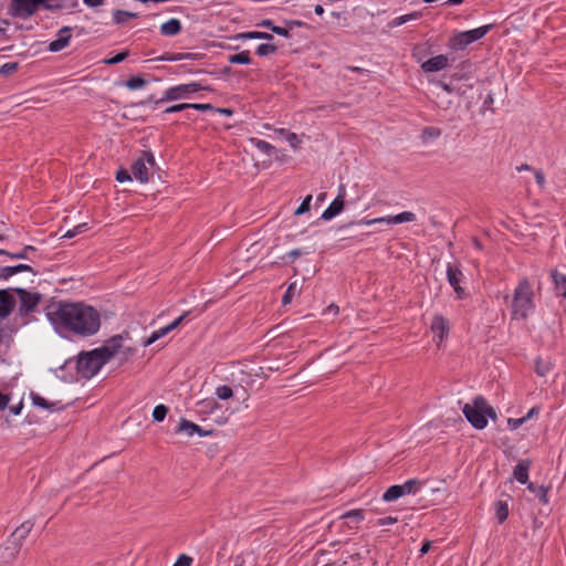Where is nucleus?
<instances>
[{"label": "nucleus", "instance_id": "nucleus-27", "mask_svg": "<svg viewBox=\"0 0 566 566\" xmlns=\"http://www.w3.org/2000/svg\"><path fill=\"white\" fill-rule=\"evenodd\" d=\"M403 496V491L400 484L391 485L387 489V491L382 494L384 502H394Z\"/></svg>", "mask_w": 566, "mask_h": 566}, {"label": "nucleus", "instance_id": "nucleus-43", "mask_svg": "<svg viewBox=\"0 0 566 566\" xmlns=\"http://www.w3.org/2000/svg\"><path fill=\"white\" fill-rule=\"evenodd\" d=\"M240 36L242 39H263V40H272L273 39L272 34L266 33V32H259V31L242 33Z\"/></svg>", "mask_w": 566, "mask_h": 566}, {"label": "nucleus", "instance_id": "nucleus-48", "mask_svg": "<svg viewBox=\"0 0 566 566\" xmlns=\"http://www.w3.org/2000/svg\"><path fill=\"white\" fill-rule=\"evenodd\" d=\"M127 56H128V52L127 51L119 52L115 56L105 60V63L108 64V65L117 64L119 62H123Z\"/></svg>", "mask_w": 566, "mask_h": 566}, {"label": "nucleus", "instance_id": "nucleus-56", "mask_svg": "<svg viewBox=\"0 0 566 566\" xmlns=\"http://www.w3.org/2000/svg\"><path fill=\"white\" fill-rule=\"evenodd\" d=\"M272 32L284 38H291L290 31L283 27L275 25L273 27Z\"/></svg>", "mask_w": 566, "mask_h": 566}, {"label": "nucleus", "instance_id": "nucleus-23", "mask_svg": "<svg viewBox=\"0 0 566 566\" xmlns=\"http://www.w3.org/2000/svg\"><path fill=\"white\" fill-rule=\"evenodd\" d=\"M181 22L172 18L160 25V33L165 36H174L181 31Z\"/></svg>", "mask_w": 566, "mask_h": 566}, {"label": "nucleus", "instance_id": "nucleus-61", "mask_svg": "<svg viewBox=\"0 0 566 566\" xmlns=\"http://www.w3.org/2000/svg\"><path fill=\"white\" fill-rule=\"evenodd\" d=\"M9 397L0 392V410H4L8 407Z\"/></svg>", "mask_w": 566, "mask_h": 566}, {"label": "nucleus", "instance_id": "nucleus-11", "mask_svg": "<svg viewBox=\"0 0 566 566\" xmlns=\"http://www.w3.org/2000/svg\"><path fill=\"white\" fill-rule=\"evenodd\" d=\"M41 7L44 9V0H11L10 10L14 17L25 19L33 15Z\"/></svg>", "mask_w": 566, "mask_h": 566}, {"label": "nucleus", "instance_id": "nucleus-5", "mask_svg": "<svg viewBox=\"0 0 566 566\" xmlns=\"http://www.w3.org/2000/svg\"><path fill=\"white\" fill-rule=\"evenodd\" d=\"M534 292L527 279L518 282L514 290L512 313L514 318H526L534 313Z\"/></svg>", "mask_w": 566, "mask_h": 566}, {"label": "nucleus", "instance_id": "nucleus-39", "mask_svg": "<svg viewBox=\"0 0 566 566\" xmlns=\"http://www.w3.org/2000/svg\"><path fill=\"white\" fill-rule=\"evenodd\" d=\"M125 85L129 90H138L146 85V81L142 76H132L126 81Z\"/></svg>", "mask_w": 566, "mask_h": 566}, {"label": "nucleus", "instance_id": "nucleus-35", "mask_svg": "<svg viewBox=\"0 0 566 566\" xmlns=\"http://www.w3.org/2000/svg\"><path fill=\"white\" fill-rule=\"evenodd\" d=\"M251 144L254 145L259 150H261L262 153H265L268 155H270L273 150H274V146H272L271 144H269L268 142L265 140H262V139H258V138H251L250 139Z\"/></svg>", "mask_w": 566, "mask_h": 566}, {"label": "nucleus", "instance_id": "nucleus-28", "mask_svg": "<svg viewBox=\"0 0 566 566\" xmlns=\"http://www.w3.org/2000/svg\"><path fill=\"white\" fill-rule=\"evenodd\" d=\"M423 482L418 479H410L403 484H400L403 495L416 494L422 486Z\"/></svg>", "mask_w": 566, "mask_h": 566}, {"label": "nucleus", "instance_id": "nucleus-52", "mask_svg": "<svg viewBox=\"0 0 566 566\" xmlns=\"http://www.w3.org/2000/svg\"><path fill=\"white\" fill-rule=\"evenodd\" d=\"M3 321H0V344L11 336L12 329L3 326Z\"/></svg>", "mask_w": 566, "mask_h": 566}, {"label": "nucleus", "instance_id": "nucleus-54", "mask_svg": "<svg viewBox=\"0 0 566 566\" xmlns=\"http://www.w3.org/2000/svg\"><path fill=\"white\" fill-rule=\"evenodd\" d=\"M285 138L294 149H296L298 147L300 139L295 133H286Z\"/></svg>", "mask_w": 566, "mask_h": 566}, {"label": "nucleus", "instance_id": "nucleus-59", "mask_svg": "<svg viewBox=\"0 0 566 566\" xmlns=\"http://www.w3.org/2000/svg\"><path fill=\"white\" fill-rule=\"evenodd\" d=\"M189 108L197 111H214V107L211 104H189Z\"/></svg>", "mask_w": 566, "mask_h": 566}, {"label": "nucleus", "instance_id": "nucleus-47", "mask_svg": "<svg viewBox=\"0 0 566 566\" xmlns=\"http://www.w3.org/2000/svg\"><path fill=\"white\" fill-rule=\"evenodd\" d=\"M440 135H441V130L439 128H436V127H426L422 130V138L423 139L437 138Z\"/></svg>", "mask_w": 566, "mask_h": 566}, {"label": "nucleus", "instance_id": "nucleus-55", "mask_svg": "<svg viewBox=\"0 0 566 566\" xmlns=\"http://www.w3.org/2000/svg\"><path fill=\"white\" fill-rule=\"evenodd\" d=\"M116 180L119 182L128 181V180H132V176L129 175V172L127 170L120 169L116 174Z\"/></svg>", "mask_w": 566, "mask_h": 566}, {"label": "nucleus", "instance_id": "nucleus-30", "mask_svg": "<svg viewBox=\"0 0 566 566\" xmlns=\"http://www.w3.org/2000/svg\"><path fill=\"white\" fill-rule=\"evenodd\" d=\"M552 366L553 365L549 360H543L542 358L538 357L535 360V373L538 376L544 377L551 371Z\"/></svg>", "mask_w": 566, "mask_h": 566}, {"label": "nucleus", "instance_id": "nucleus-50", "mask_svg": "<svg viewBox=\"0 0 566 566\" xmlns=\"http://www.w3.org/2000/svg\"><path fill=\"white\" fill-rule=\"evenodd\" d=\"M525 422H526V418H523V417L518 418V419H514V418L507 419V426L511 430H516Z\"/></svg>", "mask_w": 566, "mask_h": 566}, {"label": "nucleus", "instance_id": "nucleus-63", "mask_svg": "<svg viewBox=\"0 0 566 566\" xmlns=\"http://www.w3.org/2000/svg\"><path fill=\"white\" fill-rule=\"evenodd\" d=\"M339 313V310H338V306L332 304L329 305L327 308H326V314L327 315H333V316H336L338 315Z\"/></svg>", "mask_w": 566, "mask_h": 566}, {"label": "nucleus", "instance_id": "nucleus-44", "mask_svg": "<svg viewBox=\"0 0 566 566\" xmlns=\"http://www.w3.org/2000/svg\"><path fill=\"white\" fill-rule=\"evenodd\" d=\"M18 67H19L18 62L6 63L0 67V74L3 76L11 75L12 73H14L18 70Z\"/></svg>", "mask_w": 566, "mask_h": 566}, {"label": "nucleus", "instance_id": "nucleus-49", "mask_svg": "<svg viewBox=\"0 0 566 566\" xmlns=\"http://www.w3.org/2000/svg\"><path fill=\"white\" fill-rule=\"evenodd\" d=\"M192 562V557L181 554L172 566H191Z\"/></svg>", "mask_w": 566, "mask_h": 566}, {"label": "nucleus", "instance_id": "nucleus-26", "mask_svg": "<svg viewBox=\"0 0 566 566\" xmlns=\"http://www.w3.org/2000/svg\"><path fill=\"white\" fill-rule=\"evenodd\" d=\"M527 489L539 500L541 503H548V488L530 482L527 484Z\"/></svg>", "mask_w": 566, "mask_h": 566}, {"label": "nucleus", "instance_id": "nucleus-53", "mask_svg": "<svg viewBox=\"0 0 566 566\" xmlns=\"http://www.w3.org/2000/svg\"><path fill=\"white\" fill-rule=\"evenodd\" d=\"M398 522L397 517L394 516H386L377 520L378 526H385V525H392Z\"/></svg>", "mask_w": 566, "mask_h": 566}, {"label": "nucleus", "instance_id": "nucleus-34", "mask_svg": "<svg viewBox=\"0 0 566 566\" xmlns=\"http://www.w3.org/2000/svg\"><path fill=\"white\" fill-rule=\"evenodd\" d=\"M496 517L500 523H503L509 516V505L504 501H497L495 504Z\"/></svg>", "mask_w": 566, "mask_h": 566}, {"label": "nucleus", "instance_id": "nucleus-29", "mask_svg": "<svg viewBox=\"0 0 566 566\" xmlns=\"http://www.w3.org/2000/svg\"><path fill=\"white\" fill-rule=\"evenodd\" d=\"M31 251H35V248L32 247V245H25L21 251L19 252H15V253H12V252H9V251H6L3 249H0V255H7L9 256L10 259H21V260H25V259H29V253Z\"/></svg>", "mask_w": 566, "mask_h": 566}, {"label": "nucleus", "instance_id": "nucleus-42", "mask_svg": "<svg viewBox=\"0 0 566 566\" xmlns=\"http://www.w3.org/2000/svg\"><path fill=\"white\" fill-rule=\"evenodd\" d=\"M277 48L274 44L263 43L256 48V54L260 56H266L275 53Z\"/></svg>", "mask_w": 566, "mask_h": 566}, {"label": "nucleus", "instance_id": "nucleus-12", "mask_svg": "<svg viewBox=\"0 0 566 566\" xmlns=\"http://www.w3.org/2000/svg\"><path fill=\"white\" fill-rule=\"evenodd\" d=\"M127 338H129V335L127 332H125L123 334L114 335L111 338L105 340V342L115 340V342H113L114 347H115L113 357L118 356L119 363H122V364L127 363L136 354L135 347L123 345L124 339H127Z\"/></svg>", "mask_w": 566, "mask_h": 566}, {"label": "nucleus", "instance_id": "nucleus-58", "mask_svg": "<svg viewBox=\"0 0 566 566\" xmlns=\"http://www.w3.org/2000/svg\"><path fill=\"white\" fill-rule=\"evenodd\" d=\"M12 276L11 266H0V280H8Z\"/></svg>", "mask_w": 566, "mask_h": 566}, {"label": "nucleus", "instance_id": "nucleus-13", "mask_svg": "<svg viewBox=\"0 0 566 566\" xmlns=\"http://www.w3.org/2000/svg\"><path fill=\"white\" fill-rule=\"evenodd\" d=\"M415 219H416V214L413 212L403 211L396 216L380 217V218H376V219H361L357 222H352L350 224H358V226H370V224H375V223L395 224V223H402V222H411Z\"/></svg>", "mask_w": 566, "mask_h": 566}, {"label": "nucleus", "instance_id": "nucleus-22", "mask_svg": "<svg viewBox=\"0 0 566 566\" xmlns=\"http://www.w3.org/2000/svg\"><path fill=\"white\" fill-rule=\"evenodd\" d=\"M450 327L448 325V321H433L431 325V331L434 334L433 339L437 345L443 340L444 336L448 334Z\"/></svg>", "mask_w": 566, "mask_h": 566}, {"label": "nucleus", "instance_id": "nucleus-38", "mask_svg": "<svg viewBox=\"0 0 566 566\" xmlns=\"http://www.w3.org/2000/svg\"><path fill=\"white\" fill-rule=\"evenodd\" d=\"M340 518L352 520L356 523H359L364 520V511L363 510H350L345 512Z\"/></svg>", "mask_w": 566, "mask_h": 566}, {"label": "nucleus", "instance_id": "nucleus-64", "mask_svg": "<svg viewBox=\"0 0 566 566\" xmlns=\"http://www.w3.org/2000/svg\"><path fill=\"white\" fill-rule=\"evenodd\" d=\"M431 545H432V543L430 541L424 542L420 548V555L421 556L426 555L430 551Z\"/></svg>", "mask_w": 566, "mask_h": 566}, {"label": "nucleus", "instance_id": "nucleus-3", "mask_svg": "<svg viewBox=\"0 0 566 566\" xmlns=\"http://www.w3.org/2000/svg\"><path fill=\"white\" fill-rule=\"evenodd\" d=\"M54 331L63 338L75 340L95 335L101 321H51Z\"/></svg>", "mask_w": 566, "mask_h": 566}, {"label": "nucleus", "instance_id": "nucleus-45", "mask_svg": "<svg viewBox=\"0 0 566 566\" xmlns=\"http://www.w3.org/2000/svg\"><path fill=\"white\" fill-rule=\"evenodd\" d=\"M311 201H312V195H307L304 200L302 201V203L300 205V207L295 210V214L296 216H300V214H303L307 211H310L311 209Z\"/></svg>", "mask_w": 566, "mask_h": 566}, {"label": "nucleus", "instance_id": "nucleus-15", "mask_svg": "<svg viewBox=\"0 0 566 566\" xmlns=\"http://www.w3.org/2000/svg\"><path fill=\"white\" fill-rule=\"evenodd\" d=\"M72 39V28L63 27L57 32V38L49 43L48 50L50 52H60L65 49Z\"/></svg>", "mask_w": 566, "mask_h": 566}, {"label": "nucleus", "instance_id": "nucleus-10", "mask_svg": "<svg viewBox=\"0 0 566 566\" xmlns=\"http://www.w3.org/2000/svg\"><path fill=\"white\" fill-rule=\"evenodd\" d=\"M491 29V25H483L473 30L458 33L452 39V48L462 50L469 44L482 39Z\"/></svg>", "mask_w": 566, "mask_h": 566}, {"label": "nucleus", "instance_id": "nucleus-14", "mask_svg": "<svg viewBox=\"0 0 566 566\" xmlns=\"http://www.w3.org/2000/svg\"><path fill=\"white\" fill-rule=\"evenodd\" d=\"M17 305L13 289L0 290V318H7Z\"/></svg>", "mask_w": 566, "mask_h": 566}, {"label": "nucleus", "instance_id": "nucleus-40", "mask_svg": "<svg viewBox=\"0 0 566 566\" xmlns=\"http://www.w3.org/2000/svg\"><path fill=\"white\" fill-rule=\"evenodd\" d=\"M135 17H136L135 13H132V12H128V11H124V10H116L114 12V21L117 24L125 23L128 19L135 18Z\"/></svg>", "mask_w": 566, "mask_h": 566}, {"label": "nucleus", "instance_id": "nucleus-33", "mask_svg": "<svg viewBox=\"0 0 566 566\" xmlns=\"http://www.w3.org/2000/svg\"><path fill=\"white\" fill-rule=\"evenodd\" d=\"M196 54L193 53H166L158 57L159 61L175 62L181 61L186 59H193Z\"/></svg>", "mask_w": 566, "mask_h": 566}, {"label": "nucleus", "instance_id": "nucleus-62", "mask_svg": "<svg viewBox=\"0 0 566 566\" xmlns=\"http://www.w3.org/2000/svg\"><path fill=\"white\" fill-rule=\"evenodd\" d=\"M303 255V251L301 249H293L287 253V256H290L292 260H295Z\"/></svg>", "mask_w": 566, "mask_h": 566}, {"label": "nucleus", "instance_id": "nucleus-17", "mask_svg": "<svg viewBox=\"0 0 566 566\" xmlns=\"http://www.w3.org/2000/svg\"><path fill=\"white\" fill-rule=\"evenodd\" d=\"M179 432L185 433L189 438L192 437L195 433H197L199 437H207L211 433V431L205 430L200 426L187 420L186 418H181L179 421V424L176 429V433Z\"/></svg>", "mask_w": 566, "mask_h": 566}, {"label": "nucleus", "instance_id": "nucleus-32", "mask_svg": "<svg viewBox=\"0 0 566 566\" xmlns=\"http://www.w3.org/2000/svg\"><path fill=\"white\" fill-rule=\"evenodd\" d=\"M228 61L232 64H250L251 57L249 51H242L237 54H231L228 57Z\"/></svg>", "mask_w": 566, "mask_h": 566}, {"label": "nucleus", "instance_id": "nucleus-8", "mask_svg": "<svg viewBox=\"0 0 566 566\" xmlns=\"http://www.w3.org/2000/svg\"><path fill=\"white\" fill-rule=\"evenodd\" d=\"M156 165L151 151H143L142 155L132 164V174L140 182L149 181L151 174L149 171Z\"/></svg>", "mask_w": 566, "mask_h": 566}, {"label": "nucleus", "instance_id": "nucleus-16", "mask_svg": "<svg viewBox=\"0 0 566 566\" xmlns=\"http://www.w3.org/2000/svg\"><path fill=\"white\" fill-rule=\"evenodd\" d=\"M80 6V0H44V9L55 12H73Z\"/></svg>", "mask_w": 566, "mask_h": 566}, {"label": "nucleus", "instance_id": "nucleus-36", "mask_svg": "<svg viewBox=\"0 0 566 566\" xmlns=\"http://www.w3.org/2000/svg\"><path fill=\"white\" fill-rule=\"evenodd\" d=\"M167 413H168L167 406H165L163 403L157 405L153 410V419L156 422H161L166 418Z\"/></svg>", "mask_w": 566, "mask_h": 566}, {"label": "nucleus", "instance_id": "nucleus-9", "mask_svg": "<svg viewBox=\"0 0 566 566\" xmlns=\"http://www.w3.org/2000/svg\"><path fill=\"white\" fill-rule=\"evenodd\" d=\"M201 90H209V87H203V86H201V84H199L197 82L176 85V86L167 88L165 91L163 97L160 99L156 101V104L186 98L189 96V94L201 91Z\"/></svg>", "mask_w": 566, "mask_h": 566}, {"label": "nucleus", "instance_id": "nucleus-21", "mask_svg": "<svg viewBox=\"0 0 566 566\" xmlns=\"http://www.w3.org/2000/svg\"><path fill=\"white\" fill-rule=\"evenodd\" d=\"M182 321H172L169 325L165 326V327H161L157 331H155L149 337L147 338H143L142 340V345L144 347H148L150 346L151 344H154L156 340H158L159 338L164 337L165 335H167L169 332H171L172 329H175Z\"/></svg>", "mask_w": 566, "mask_h": 566}, {"label": "nucleus", "instance_id": "nucleus-25", "mask_svg": "<svg viewBox=\"0 0 566 566\" xmlns=\"http://www.w3.org/2000/svg\"><path fill=\"white\" fill-rule=\"evenodd\" d=\"M31 399H32V403L34 406L43 408V409H48L50 411L63 409V406H60V401L49 402L46 399H44L43 397H41L40 395H38L35 392H31Z\"/></svg>", "mask_w": 566, "mask_h": 566}, {"label": "nucleus", "instance_id": "nucleus-24", "mask_svg": "<svg viewBox=\"0 0 566 566\" xmlns=\"http://www.w3.org/2000/svg\"><path fill=\"white\" fill-rule=\"evenodd\" d=\"M528 470L530 462L528 461H520L513 471V475L522 484H528Z\"/></svg>", "mask_w": 566, "mask_h": 566}, {"label": "nucleus", "instance_id": "nucleus-4", "mask_svg": "<svg viewBox=\"0 0 566 566\" xmlns=\"http://www.w3.org/2000/svg\"><path fill=\"white\" fill-rule=\"evenodd\" d=\"M462 412L471 426L478 430H482L488 426V418L492 420L497 418L495 409L482 396H476L472 403H465Z\"/></svg>", "mask_w": 566, "mask_h": 566}, {"label": "nucleus", "instance_id": "nucleus-1", "mask_svg": "<svg viewBox=\"0 0 566 566\" xmlns=\"http://www.w3.org/2000/svg\"><path fill=\"white\" fill-rule=\"evenodd\" d=\"M46 318H107L106 312H101L83 302L51 301L45 306Z\"/></svg>", "mask_w": 566, "mask_h": 566}, {"label": "nucleus", "instance_id": "nucleus-41", "mask_svg": "<svg viewBox=\"0 0 566 566\" xmlns=\"http://www.w3.org/2000/svg\"><path fill=\"white\" fill-rule=\"evenodd\" d=\"M216 395L221 400H227L233 396V390L231 387L227 385H222L217 387Z\"/></svg>", "mask_w": 566, "mask_h": 566}, {"label": "nucleus", "instance_id": "nucleus-37", "mask_svg": "<svg viewBox=\"0 0 566 566\" xmlns=\"http://www.w3.org/2000/svg\"><path fill=\"white\" fill-rule=\"evenodd\" d=\"M558 293L566 298V276L563 274L553 275Z\"/></svg>", "mask_w": 566, "mask_h": 566}, {"label": "nucleus", "instance_id": "nucleus-57", "mask_svg": "<svg viewBox=\"0 0 566 566\" xmlns=\"http://www.w3.org/2000/svg\"><path fill=\"white\" fill-rule=\"evenodd\" d=\"M409 21H410V20L408 19V15H407V14H405V15H400V17L395 18V19L391 21L390 25H391V27H400V25H402V24H405V23H407V22H409Z\"/></svg>", "mask_w": 566, "mask_h": 566}, {"label": "nucleus", "instance_id": "nucleus-31", "mask_svg": "<svg viewBox=\"0 0 566 566\" xmlns=\"http://www.w3.org/2000/svg\"><path fill=\"white\" fill-rule=\"evenodd\" d=\"M300 293H301V289L298 287L297 282L295 281V282L290 283L285 294L283 295L282 303L284 305L290 304L292 298L295 295H298Z\"/></svg>", "mask_w": 566, "mask_h": 566}, {"label": "nucleus", "instance_id": "nucleus-2", "mask_svg": "<svg viewBox=\"0 0 566 566\" xmlns=\"http://www.w3.org/2000/svg\"><path fill=\"white\" fill-rule=\"evenodd\" d=\"M113 342H104L101 347L78 356L76 369L83 378L94 377L113 358L115 349Z\"/></svg>", "mask_w": 566, "mask_h": 566}, {"label": "nucleus", "instance_id": "nucleus-46", "mask_svg": "<svg viewBox=\"0 0 566 566\" xmlns=\"http://www.w3.org/2000/svg\"><path fill=\"white\" fill-rule=\"evenodd\" d=\"M11 270H12V276L18 274V273H21V272H30L32 274H38V272L32 268L30 266L29 264H18V265H13L11 266Z\"/></svg>", "mask_w": 566, "mask_h": 566}, {"label": "nucleus", "instance_id": "nucleus-7", "mask_svg": "<svg viewBox=\"0 0 566 566\" xmlns=\"http://www.w3.org/2000/svg\"><path fill=\"white\" fill-rule=\"evenodd\" d=\"M14 296L19 301V314L27 316L35 311L42 300V294L39 292L28 291L25 289H13Z\"/></svg>", "mask_w": 566, "mask_h": 566}, {"label": "nucleus", "instance_id": "nucleus-19", "mask_svg": "<svg viewBox=\"0 0 566 566\" xmlns=\"http://www.w3.org/2000/svg\"><path fill=\"white\" fill-rule=\"evenodd\" d=\"M447 276L449 284L454 289V292L459 297H462V294L464 293L463 289L460 286V282L463 277L462 271L459 266L449 263L447 266Z\"/></svg>", "mask_w": 566, "mask_h": 566}, {"label": "nucleus", "instance_id": "nucleus-18", "mask_svg": "<svg viewBox=\"0 0 566 566\" xmlns=\"http://www.w3.org/2000/svg\"><path fill=\"white\" fill-rule=\"evenodd\" d=\"M449 65V59L444 54L436 55L421 64V70L426 73H433L444 70Z\"/></svg>", "mask_w": 566, "mask_h": 566}, {"label": "nucleus", "instance_id": "nucleus-60", "mask_svg": "<svg viewBox=\"0 0 566 566\" xmlns=\"http://www.w3.org/2000/svg\"><path fill=\"white\" fill-rule=\"evenodd\" d=\"M535 179H536L537 185L541 188L545 187V176H544V174L541 170H536L535 171Z\"/></svg>", "mask_w": 566, "mask_h": 566}, {"label": "nucleus", "instance_id": "nucleus-20", "mask_svg": "<svg viewBox=\"0 0 566 566\" xmlns=\"http://www.w3.org/2000/svg\"><path fill=\"white\" fill-rule=\"evenodd\" d=\"M344 195L345 188L340 187V193L332 201V203L325 209L322 214V219L331 220L339 214L344 209Z\"/></svg>", "mask_w": 566, "mask_h": 566}, {"label": "nucleus", "instance_id": "nucleus-51", "mask_svg": "<svg viewBox=\"0 0 566 566\" xmlns=\"http://www.w3.org/2000/svg\"><path fill=\"white\" fill-rule=\"evenodd\" d=\"M187 108H189V104L188 103H181V104H176V105L167 107L165 109V113L166 114L177 113V112H181V111L187 109Z\"/></svg>", "mask_w": 566, "mask_h": 566}, {"label": "nucleus", "instance_id": "nucleus-6", "mask_svg": "<svg viewBox=\"0 0 566 566\" xmlns=\"http://www.w3.org/2000/svg\"><path fill=\"white\" fill-rule=\"evenodd\" d=\"M32 527L33 524L30 521H25L14 530L10 538L12 546L8 545L0 549L1 562H11L15 558L23 539L29 535Z\"/></svg>", "mask_w": 566, "mask_h": 566}]
</instances>
